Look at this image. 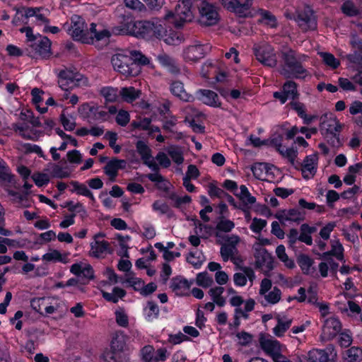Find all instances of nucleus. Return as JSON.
I'll use <instances>...</instances> for the list:
<instances>
[{
	"mask_svg": "<svg viewBox=\"0 0 362 362\" xmlns=\"http://www.w3.org/2000/svg\"><path fill=\"white\" fill-rule=\"evenodd\" d=\"M204 45L197 44L189 45L184 51V57L187 61L197 62L205 55Z\"/></svg>",
	"mask_w": 362,
	"mask_h": 362,
	"instance_id": "f3484780",
	"label": "nucleus"
},
{
	"mask_svg": "<svg viewBox=\"0 0 362 362\" xmlns=\"http://www.w3.org/2000/svg\"><path fill=\"white\" fill-rule=\"evenodd\" d=\"M117 341H112L111 344V351H107L104 353L102 357L101 362H117L116 360V351L119 350L118 346H116L115 344Z\"/></svg>",
	"mask_w": 362,
	"mask_h": 362,
	"instance_id": "58836bf2",
	"label": "nucleus"
},
{
	"mask_svg": "<svg viewBox=\"0 0 362 362\" xmlns=\"http://www.w3.org/2000/svg\"><path fill=\"white\" fill-rule=\"evenodd\" d=\"M240 189V193L238 196L245 204H253L255 203V197L250 194L246 186L241 185Z\"/></svg>",
	"mask_w": 362,
	"mask_h": 362,
	"instance_id": "f704fd0d",
	"label": "nucleus"
},
{
	"mask_svg": "<svg viewBox=\"0 0 362 362\" xmlns=\"http://www.w3.org/2000/svg\"><path fill=\"white\" fill-rule=\"evenodd\" d=\"M116 322L118 325L127 327L129 325V320L127 315L122 309L115 311Z\"/></svg>",
	"mask_w": 362,
	"mask_h": 362,
	"instance_id": "09e8293b",
	"label": "nucleus"
},
{
	"mask_svg": "<svg viewBox=\"0 0 362 362\" xmlns=\"http://www.w3.org/2000/svg\"><path fill=\"white\" fill-rule=\"evenodd\" d=\"M347 362H360L362 361V349L353 346L346 351Z\"/></svg>",
	"mask_w": 362,
	"mask_h": 362,
	"instance_id": "473e14b6",
	"label": "nucleus"
},
{
	"mask_svg": "<svg viewBox=\"0 0 362 362\" xmlns=\"http://www.w3.org/2000/svg\"><path fill=\"white\" fill-rule=\"evenodd\" d=\"M152 31L151 34V37H155L158 39L161 40L165 33L167 29L159 23L152 22Z\"/></svg>",
	"mask_w": 362,
	"mask_h": 362,
	"instance_id": "a19ab883",
	"label": "nucleus"
},
{
	"mask_svg": "<svg viewBox=\"0 0 362 362\" xmlns=\"http://www.w3.org/2000/svg\"><path fill=\"white\" fill-rule=\"evenodd\" d=\"M267 226V221L261 218H254L252 223L250 225V229L256 233H259L261 230Z\"/></svg>",
	"mask_w": 362,
	"mask_h": 362,
	"instance_id": "6e6d98bb",
	"label": "nucleus"
},
{
	"mask_svg": "<svg viewBox=\"0 0 362 362\" xmlns=\"http://www.w3.org/2000/svg\"><path fill=\"white\" fill-rule=\"evenodd\" d=\"M292 109H293L298 113V116L303 119V122L305 124H309L314 117L308 116L305 114V105L303 103L298 101H292L288 104Z\"/></svg>",
	"mask_w": 362,
	"mask_h": 362,
	"instance_id": "393cba45",
	"label": "nucleus"
},
{
	"mask_svg": "<svg viewBox=\"0 0 362 362\" xmlns=\"http://www.w3.org/2000/svg\"><path fill=\"white\" fill-rule=\"evenodd\" d=\"M303 32L315 30L317 28V19L313 10L309 6L297 11V16L294 18Z\"/></svg>",
	"mask_w": 362,
	"mask_h": 362,
	"instance_id": "39448f33",
	"label": "nucleus"
},
{
	"mask_svg": "<svg viewBox=\"0 0 362 362\" xmlns=\"http://www.w3.org/2000/svg\"><path fill=\"white\" fill-rule=\"evenodd\" d=\"M138 25L140 26V37L150 38L152 31V22L151 21H138Z\"/></svg>",
	"mask_w": 362,
	"mask_h": 362,
	"instance_id": "4c0bfd02",
	"label": "nucleus"
},
{
	"mask_svg": "<svg viewBox=\"0 0 362 362\" xmlns=\"http://www.w3.org/2000/svg\"><path fill=\"white\" fill-rule=\"evenodd\" d=\"M23 147L26 153H35L40 157H44V154H43L42 149L37 145H35V144L33 145L30 144H24Z\"/></svg>",
	"mask_w": 362,
	"mask_h": 362,
	"instance_id": "338daca9",
	"label": "nucleus"
},
{
	"mask_svg": "<svg viewBox=\"0 0 362 362\" xmlns=\"http://www.w3.org/2000/svg\"><path fill=\"white\" fill-rule=\"evenodd\" d=\"M129 121V113L127 111L120 110L116 117L117 123L122 127H124L128 124Z\"/></svg>",
	"mask_w": 362,
	"mask_h": 362,
	"instance_id": "0e129e2a",
	"label": "nucleus"
},
{
	"mask_svg": "<svg viewBox=\"0 0 362 362\" xmlns=\"http://www.w3.org/2000/svg\"><path fill=\"white\" fill-rule=\"evenodd\" d=\"M282 64L280 74L286 78H299L305 77L307 70L303 68L301 62L296 57L295 52L291 49L281 52Z\"/></svg>",
	"mask_w": 362,
	"mask_h": 362,
	"instance_id": "f257e3e1",
	"label": "nucleus"
},
{
	"mask_svg": "<svg viewBox=\"0 0 362 362\" xmlns=\"http://www.w3.org/2000/svg\"><path fill=\"white\" fill-rule=\"evenodd\" d=\"M254 255L255 257L256 267H265L268 272L273 269V257L265 248L258 245L255 247V252Z\"/></svg>",
	"mask_w": 362,
	"mask_h": 362,
	"instance_id": "9d476101",
	"label": "nucleus"
},
{
	"mask_svg": "<svg viewBox=\"0 0 362 362\" xmlns=\"http://www.w3.org/2000/svg\"><path fill=\"white\" fill-rule=\"evenodd\" d=\"M297 262L304 274H310V267L314 263V261L310 257L301 254L298 257Z\"/></svg>",
	"mask_w": 362,
	"mask_h": 362,
	"instance_id": "2f4dec72",
	"label": "nucleus"
},
{
	"mask_svg": "<svg viewBox=\"0 0 362 362\" xmlns=\"http://www.w3.org/2000/svg\"><path fill=\"white\" fill-rule=\"evenodd\" d=\"M32 178L35 182V185H37L38 187H42L44 185L47 184L49 181V175L45 173H34L32 175Z\"/></svg>",
	"mask_w": 362,
	"mask_h": 362,
	"instance_id": "864d4df0",
	"label": "nucleus"
},
{
	"mask_svg": "<svg viewBox=\"0 0 362 362\" xmlns=\"http://www.w3.org/2000/svg\"><path fill=\"white\" fill-rule=\"evenodd\" d=\"M134 21V18L129 14L121 16L119 25L112 28V33L115 35H128L132 29Z\"/></svg>",
	"mask_w": 362,
	"mask_h": 362,
	"instance_id": "dca6fc26",
	"label": "nucleus"
},
{
	"mask_svg": "<svg viewBox=\"0 0 362 362\" xmlns=\"http://www.w3.org/2000/svg\"><path fill=\"white\" fill-rule=\"evenodd\" d=\"M103 297L107 301L116 303L119 298H122L126 294V291L119 287H115L112 293H107L102 291Z\"/></svg>",
	"mask_w": 362,
	"mask_h": 362,
	"instance_id": "a878e982",
	"label": "nucleus"
},
{
	"mask_svg": "<svg viewBox=\"0 0 362 362\" xmlns=\"http://www.w3.org/2000/svg\"><path fill=\"white\" fill-rule=\"evenodd\" d=\"M324 63L332 69H337L340 65V62L332 54L328 52H319Z\"/></svg>",
	"mask_w": 362,
	"mask_h": 362,
	"instance_id": "72a5a7b5",
	"label": "nucleus"
},
{
	"mask_svg": "<svg viewBox=\"0 0 362 362\" xmlns=\"http://www.w3.org/2000/svg\"><path fill=\"white\" fill-rule=\"evenodd\" d=\"M283 90L288 98L296 100L299 94L297 90V84L293 81H286L283 86Z\"/></svg>",
	"mask_w": 362,
	"mask_h": 362,
	"instance_id": "c85d7f7f",
	"label": "nucleus"
},
{
	"mask_svg": "<svg viewBox=\"0 0 362 362\" xmlns=\"http://www.w3.org/2000/svg\"><path fill=\"white\" fill-rule=\"evenodd\" d=\"M341 325L339 320L335 317H329L325 322L321 335L322 340L329 341L332 339L341 331Z\"/></svg>",
	"mask_w": 362,
	"mask_h": 362,
	"instance_id": "9b49d317",
	"label": "nucleus"
},
{
	"mask_svg": "<svg viewBox=\"0 0 362 362\" xmlns=\"http://www.w3.org/2000/svg\"><path fill=\"white\" fill-rule=\"evenodd\" d=\"M46 299L45 298H34L30 302V305L36 312L42 314V310L46 305Z\"/></svg>",
	"mask_w": 362,
	"mask_h": 362,
	"instance_id": "5fc2aeb1",
	"label": "nucleus"
},
{
	"mask_svg": "<svg viewBox=\"0 0 362 362\" xmlns=\"http://www.w3.org/2000/svg\"><path fill=\"white\" fill-rule=\"evenodd\" d=\"M329 252L332 255L335 256L338 259L343 260V247L338 240L332 242V250Z\"/></svg>",
	"mask_w": 362,
	"mask_h": 362,
	"instance_id": "c03bdc74",
	"label": "nucleus"
},
{
	"mask_svg": "<svg viewBox=\"0 0 362 362\" xmlns=\"http://www.w3.org/2000/svg\"><path fill=\"white\" fill-rule=\"evenodd\" d=\"M198 0H180L179 4L175 6L174 12H169L165 15V18L173 17V23L177 28L183 26L186 22H189L193 18L192 7Z\"/></svg>",
	"mask_w": 362,
	"mask_h": 362,
	"instance_id": "f03ea898",
	"label": "nucleus"
},
{
	"mask_svg": "<svg viewBox=\"0 0 362 362\" xmlns=\"http://www.w3.org/2000/svg\"><path fill=\"white\" fill-rule=\"evenodd\" d=\"M198 9L200 14L199 22L202 25L212 26L218 23V13L213 4L202 0Z\"/></svg>",
	"mask_w": 362,
	"mask_h": 362,
	"instance_id": "423d86ee",
	"label": "nucleus"
},
{
	"mask_svg": "<svg viewBox=\"0 0 362 362\" xmlns=\"http://www.w3.org/2000/svg\"><path fill=\"white\" fill-rule=\"evenodd\" d=\"M281 291L277 287H274L273 290L268 294H265V299L270 303L274 304L281 299Z\"/></svg>",
	"mask_w": 362,
	"mask_h": 362,
	"instance_id": "8fccbe9b",
	"label": "nucleus"
},
{
	"mask_svg": "<svg viewBox=\"0 0 362 362\" xmlns=\"http://www.w3.org/2000/svg\"><path fill=\"white\" fill-rule=\"evenodd\" d=\"M196 281L198 286L208 288L213 284V279L207 275L206 272L199 273L197 276Z\"/></svg>",
	"mask_w": 362,
	"mask_h": 362,
	"instance_id": "ea45409f",
	"label": "nucleus"
},
{
	"mask_svg": "<svg viewBox=\"0 0 362 362\" xmlns=\"http://www.w3.org/2000/svg\"><path fill=\"white\" fill-rule=\"evenodd\" d=\"M191 284L192 283L189 282L185 279L176 277L172 280L171 288L177 294H182L183 291H185L190 288Z\"/></svg>",
	"mask_w": 362,
	"mask_h": 362,
	"instance_id": "b1692460",
	"label": "nucleus"
},
{
	"mask_svg": "<svg viewBox=\"0 0 362 362\" xmlns=\"http://www.w3.org/2000/svg\"><path fill=\"white\" fill-rule=\"evenodd\" d=\"M342 12L349 16H355L358 14V10L350 1H345L341 6Z\"/></svg>",
	"mask_w": 362,
	"mask_h": 362,
	"instance_id": "3c124183",
	"label": "nucleus"
},
{
	"mask_svg": "<svg viewBox=\"0 0 362 362\" xmlns=\"http://www.w3.org/2000/svg\"><path fill=\"white\" fill-rule=\"evenodd\" d=\"M236 337L239 339V344H241L242 346L248 345L252 340V336L250 334L244 331L238 332L236 334Z\"/></svg>",
	"mask_w": 362,
	"mask_h": 362,
	"instance_id": "680f3d73",
	"label": "nucleus"
},
{
	"mask_svg": "<svg viewBox=\"0 0 362 362\" xmlns=\"http://www.w3.org/2000/svg\"><path fill=\"white\" fill-rule=\"evenodd\" d=\"M156 159L158 160L160 165L167 168L170 166L171 162L167 155L163 152H159L156 156Z\"/></svg>",
	"mask_w": 362,
	"mask_h": 362,
	"instance_id": "774afa93",
	"label": "nucleus"
},
{
	"mask_svg": "<svg viewBox=\"0 0 362 362\" xmlns=\"http://www.w3.org/2000/svg\"><path fill=\"white\" fill-rule=\"evenodd\" d=\"M337 352L333 345L329 344L325 350L313 349L308 354V362H334Z\"/></svg>",
	"mask_w": 362,
	"mask_h": 362,
	"instance_id": "6e6552de",
	"label": "nucleus"
},
{
	"mask_svg": "<svg viewBox=\"0 0 362 362\" xmlns=\"http://www.w3.org/2000/svg\"><path fill=\"white\" fill-rule=\"evenodd\" d=\"M277 151L284 157L287 158L292 164H294L295 158L297 156V151L293 148H286L285 150L281 148Z\"/></svg>",
	"mask_w": 362,
	"mask_h": 362,
	"instance_id": "bf43d9fd",
	"label": "nucleus"
},
{
	"mask_svg": "<svg viewBox=\"0 0 362 362\" xmlns=\"http://www.w3.org/2000/svg\"><path fill=\"white\" fill-rule=\"evenodd\" d=\"M253 50L257 59L264 66L274 67L277 64L276 54L270 45H255Z\"/></svg>",
	"mask_w": 362,
	"mask_h": 362,
	"instance_id": "0eeeda50",
	"label": "nucleus"
},
{
	"mask_svg": "<svg viewBox=\"0 0 362 362\" xmlns=\"http://www.w3.org/2000/svg\"><path fill=\"white\" fill-rule=\"evenodd\" d=\"M127 7L142 11L146 9L144 4L139 0H124Z\"/></svg>",
	"mask_w": 362,
	"mask_h": 362,
	"instance_id": "69168bd1",
	"label": "nucleus"
},
{
	"mask_svg": "<svg viewBox=\"0 0 362 362\" xmlns=\"http://www.w3.org/2000/svg\"><path fill=\"white\" fill-rule=\"evenodd\" d=\"M70 184L74 187L71 192H76L78 194L89 197L92 201H95L93 193L83 184H80L76 181H71Z\"/></svg>",
	"mask_w": 362,
	"mask_h": 362,
	"instance_id": "7c9ffc66",
	"label": "nucleus"
},
{
	"mask_svg": "<svg viewBox=\"0 0 362 362\" xmlns=\"http://www.w3.org/2000/svg\"><path fill=\"white\" fill-rule=\"evenodd\" d=\"M341 128V125L336 117L327 118L320 125V131L325 138H328L329 135L338 134Z\"/></svg>",
	"mask_w": 362,
	"mask_h": 362,
	"instance_id": "4468645a",
	"label": "nucleus"
},
{
	"mask_svg": "<svg viewBox=\"0 0 362 362\" xmlns=\"http://www.w3.org/2000/svg\"><path fill=\"white\" fill-rule=\"evenodd\" d=\"M278 324L274 328V333L277 337H281L290 327L292 320L277 316Z\"/></svg>",
	"mask_w": 362,
	"mask_h": 362,
	"instance_id": "bb28decb",
	"label": "nucleus"
},
{
	"mask_svg": "<svg viewBox=\"0 0 362 362\" xmlns=\"http://www.w3.org/2000/svg\"><path fill=\"white\" fill-rule=\"evenodd\" d=\"M143 359L146 362H153V348L146 346L141 350Z\"/></svg>",
	"mask_w": 362,
	"mask_h": 362,
	"instance_id": "e2e57ef3",
	"label": "nucleus"
},
{
	"mask_svg": "<svg viewBox=\"0 0 362 362\" xmlns=\"http://www.w3.org/2000/svg\"><path fill=\"white\" fill-rule=\"evenodd\" d=\"M346 57L350 63L357 66L358 71L362 70V56L360 54L355 52L353 54L346 55Z\"/></svg>",
	"mask_w": 362,
	"mask_h": 362,
	"instance_id": "13d9d810",
	"label": "nucleus"
},
{
	"mask_svg": "<svg viewBox=\"0 0 362 362\" xmlns=\"http://www.w3.org/2000/svg\"><path fill=\"white\" fill-rule=\"evenodd\" d=\"M111 62L115 71L126 76H135L140 71L138 64L127 55L115 54Z\"/></svg>",
	"mask_w": 362,
	"mask_h": 362,
	"instance_id": "7ed1b4c3",
	"label": "nucleus"
},
{
	"mask_svg": "<svg viewBox=\"0 0 362 362\" xmlns=\"http://www.w3.org/2000/svg\"><path fill=\"white\" fill-rule=\"evenodd\" d=\"M79 80H66L64 78H59V86L66 91L72 89L74 87L78 86Z\"/></svg>",
	"mask_w": 362,
	"mask_h": 362,
	"instance_id": "603ef678",
	"label": "nucleus"
},
{
	"mask_svg": "<svg viewBox=\"0 0 362 362\" xmlns=\"http://www.w3.org/2000/svg\"><path fill=\"white\" fill-rule=\"evenodd\" d=\"M170 90L175 96L183 101L189 102L192 98V96L185 90L184 84L180 81H173Z\"/></svg>",
	"mask_w": 362,
	"mask_h": 362,
	"instance_id": "6ab92c4d",
	"label": "nucleus"
},
{
	"mask_svg": "<svg viewBox=\"0 0 362 362\" xmlns=\"http://www.w3.org/2000/svg\"><path fill=\"white\" fill-rule=\"evenodd\" d=\"M288 221L299 222L305 219V212L300 211L298 209H291L288 210Z\"/></svg>",
	"mask_w": 362,
	"mask_h": 362,
	"instance_id": "79ce46f5",
	"label": "nucleus"
},
{
	"mask_svg": "<svg viewBox=\"0 0 362 362\" xmlns=\"http://www.w3.org/2000/svg\"><path fill=\"white\" fill-rule=\"evenodd\" d=\"M222 5L231 11L235 12L240 17L247 16L250 13V8L252 6L253 0H245L241 4L238 0H220Z\"/></svg>",
	"mask_w": 362,
	"mask_h": 362,
	"instance_id": "1a4fd4ad",
	"label": "nucleus"
},
{
	"mask_svg": "<svg viewBox=\"0 0 362 362\" xmlns=\"http://www.w3.org/2000/svg\"><path fill=\"white\" fill-rule=\"evenodd\" d=\"M110 244L107 241L96 240L91 243V250L93 255L95 257L99 256L109 249Z\"/></svg>",
	"mask_w": 362,
	"mask_h": 362,
	"instance_id": "cd10ccee",
	"label": "nucleus"
},
{
	"mask_svg": "<svg viewBox=\"0 0 362 362\" xmlns=\"http://www.w3.org/2000/svg\"><path fill=\"white\" fill-rule=\"evenodd\" d=\"M144 163L149 168H151L152 171L154 172V173H150L146 175V177L149 180L156 183H161L165 181L164 177L159 174V165L156 163L152 158L144 162Z\"/></svg>",
	"mask_w": 362,
	"mask_h": 362,
	"instance_id": "aec40b11",
	"label": "nucleus"
},
{
	"mask_svg": "<svg viewBox=\"0 0 362 362\" xmlns=\"http://www.w3.org/2000/svg\"><path fill=\"white\" fill-rule=\"evenodd\" d=\"M165 43L169 45H175L180 42L177 34L173 30H166L162 39Z\"/></svg>",
	"mask_w": 362,
	"mask_h": 362,
	"instance_id": "e433bc0d",
	"label": "nucleus"
},
{
	"mask_svg": "<svg viewBox=\"0 0 362 362\" xmlns=\"http://www.w3.org/2000/svg\"><path fill=\"white\" fill-rule=\"evenodd\" d=\"M127 166L125 160L118 159L117 158H112L103 167L104 173L109 177L111 182H115L117 173L119 169H124Z\"/></svg>",
	"mask_w": 362,
	"mask_h": 362,
	"instance_id": "f8f14e48",
	"label": "nucleus"
},
{
	"mask_svg": "<svg viewBox=\"0 0 362 362\" xmlns=\"http://www.w3.org/2000/svg\"><path fill=\"white\" fill-rule=\"evenodd\" d=\"M168 154L173 160L177 164L182 163L184 158L182 152L177 148L171 147L168 150Z\"/></svg>",
	"mask_w": 362,
	"mask_h": 362,
	"instance_id": "4d7b16f0",
	"label": "nucleus"
},
{
	"mask_svg": "<svg viewBox=\"0 0 362 362\" xmlns=\"http://www.w3.org/2000/svg\"><path fill=\"white\" fill-rule=\"evenodd\" d=\"M235 226L233 221L224 219L223 217L221 218L220 221L216 225V229L225 233L230 232Z\"/></svg>",
	"mask_w": 362,
	"mask_h": 362,
	"instance_id": "37998d69",
	"label": "nucleus"
},
{
	"mask_svg": "<svg viewBox=\"0 0 362 362\" xmlns=\"http://www.w3.org/2000/svg\"><path fill=\"white\" fill-rule=\"evenodd\" d=\"M51 42L47 37H43L39 43L35 45L36 53L43 58L50 55Z\"/></svg>",
	"mask_w": 362,
	"mask_h": 362,
	"instance_id": "5701e85b",
	"label": "nucleus"
},
{
	"mask_svg": "<svg viewBox=\"0 0 362 362\" xmlns=\"http://www.w3.org/2000/svg\"><path fill=\"white\" fill-rule=\"evenodd\" d=\"M259 344L261 348L272 359L279 356L280 353V344L278 341L266 338L261 336L259 338Z\"/></svg>",
	"mask_w": 362,
	"mask_h": 362,
	"instance_id": "ddd939ff",
	"label": "nucleus"
},
{
	"mask_svg": "<svg viewBox=\"0 0 362 362\" xmlns=\"http://www.w3.org/2000/svg\"><path fill=\"white\" fill-rule=\"evenodd\" d=\"M69 34L73 40L83 43L91 44V37L88 35V27L83 18L79 16H74L71 18V27L68 28Z\"/></svg>",
	"mask_w": 362,
	"mask_h": 362,
	"instance_id": "20e7f679",
	"label": "nucleus"
},
{
	"mask_svg": "<svg viewBox=\"0 0 362 362\" xmlns=\"http://www.w3.org/2000/svg\"><path fill=\"white\" fill-rule=\"evenodd\" d=\"M42 259L47 262H61L62 260V257L61 253L58 250H54L50 252L45 254L42 256Z\"/></svg>",
	"mask_w": 362,
	"mask_h": 362,
	"instance_id": "052dcab7",
	"label": "nucleus"
},
{
	"mask_svg": "<svg viewBox=\"0 0 362 362\" xmlns=\"http://www.w3.org/2000/svg\"><path fill=\"white\" fill-rule=\"evenodd\" d=\"M199 94V99L202 100L203 103L207 105L213 107H220L221 103L218 102V95L210 90H202L200 89L197 91Z\"/></svg>",
	"mask_w": 362,
	"mask_h": 362,
	"instance_id": "a211bd4d",
	"label": "nucleus"
},
{
	"mask_svg": "<svg viewBox=\"0 0 362 362\" xmlns=\"http://www.w3.org/2000/svg\"><path fill=\"white\" fill-rule=\"evenodd\" d=\"M238 249L233 244H222L221 247V255L224 262H227L229 258L232 262H235V255H238Z\"/></svg>",
	"mask_w": 362,
	"mask_h": 362,
	"instance_id": "4be33fe9",
	"label": "nucleus"
},
{
	"mask_svg": "<svg viewBox=\"0 0 362 362\" xmlns=\"http://www.w3.org/2000/svg\"><path fill=\"white\" fill-rule=\"evenodd\" d=\"M251 170L257 179L264 180V175L267 173L271 168L267 163H259L252 166Z\"/></svg>",
	"mask_w": 362,
	"mask_h": 362,
	"instance_id": "c756f323",
	"label": "nucleus"
},
{
	"mask_svg": "<svg viewBox=\"0 0 362 362\" xmlns=\"http://www.w3.org/2000/svg\"><path fill=\"white\" fill-rule=\"evenodd\" d=\"M141 94L139 90H136L134 87H124L119 91V95L124 101L132 103L139 98Z\"/></svg>",
	"mask_w": 362,
	"mask_h": 362,
	"instance_id": "412c9836",
	"label": "nucleus"
},
{
	"mask_svg": "<svg viewBox=\"0 0 362 362\" xmlns=\"http://www.w3.org/2000/svg\"><path fill=\"white\" fill-rule=\"evenodd\" d=\"M100 94L105 98L106 100L113 102L117 98V90L110 88L105 87L100 90Z\"/></svg>",
	"mask_w": 362,
	"mask_h": 362,
	"instance_id": "49530a36",
	"label": "nucleus"
},
{
	"mask_svg": "<svg viewBox=\"0 0 362 362\" xmlns=\"http://www.w3.org/2000/svg\"><path fill=\"white\" fill-rule=\"evenodd\" d=\"M131 56L129 57L134 62H135L138 66L146 65L149 63L148 59L138 51H132L130 52Z\"/></svg>",
	"mask_w": 362,
	"mask_h": 362,
	"instance_id": "de8ad7c7",
	"label": "nucleus"
},
{
	"mask_svg": "<svg viewBox=\"0 0 362 362\" xmlns=\"http://www.w3.org/2000/svg\"><path fill=\"white\" fill-rule=\"evenodd\" d=\"M136 148L138 153L141 157V159L143 160V162H145L152 158L151 149L144 141H139L136 144Z\"/></svg>",
	"mask_w": 362,
	"mask_h": 362,
	"instance_id": "c9c22d12",
	"label": "nucleus"
},
{
	"mask_svg": "<svg viewBox=\"0 0 362 362\" xmlns=\"http://www.w3.org/2000/svg\"><path fill=\"white\" fill-rule=\"evenodd\" d=\"M317 155L313 154L305 158L301 166L302 175L304 178L309 179L316 173Z\"/></svg>",
	"mask_w": 362,
	"mask_h": 362,
	"instance_id": "2eb2a0df",
	"label": "nucleus"
},
{
	"mask_svg": "<svg viewBox=\"0 0 362 362\" xmlns=\"http://www.w3.org/2000/svg\"><path fill=\"white\" fill-rule=\"evenodd\" d=\"M50 166L52 168V177L61 179L69 177L70 173L66 171H64L61 166L53 163H51Z\"/></svg>",
	"mask_w": 362,
	"mask_h": 362,
	"instance_id": "a18cd8bd",
	"label": "nucleus"
}]
</instances>
